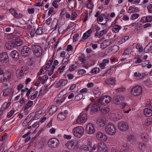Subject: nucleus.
<instances>
[{
  "mask_svg": "<svg viewBox=\"0 0 152 152\" xmlns=\"http://www.w3.org/2000/svg\"><path fill=\"white\" fill-rule=\"evenodd\" d=\"M89 105L86 109L85 110L83 111L80 115L78 117L76 120V122L79 124H83L85 123L87 119V110L89 107Z\"/></svg>",
  "mask_w": 152,
  "mask_h": 152,
  "instance_id": "nucleus-1",
  "label": "nucleus"
},
{
  "mask_svg": "<svg viewBox=\"0 0 152 152\" xmlns=\"http://www.w3.org/2000/svg\"><path fill=\"white\" fill-rule=\"evenodd\" d=\"M31 48L34 55L36 57H39L42 55V49L40 46L37 45L32 44Z\"/></svg>",
  "mask_w": 152,
  "mask_h": 152,
  "instance_id": "nucleus-2",
  "label": "nucleus"
},
{
  "mask_svg": "<svg viewBox=\"0 0 152 152\" xmlns=\"http://www.w3.org/2000/svg\"><path fill=\"white\" fill-rule=\"evenodd\" d=\"M116 129L115 126L113 124L110 123L106 126L105 127V131L108 135H113L115 134Z\"/></svg>",
  "mask_w": 152,
  "mask_h": 152,
  "instance_id": "nucleus-3",
  "label": "nucleus"
},
{
  "mask_svg": "<svg viewBox=\"0 0 152 152\" xmlns=\"http://www.w3.org/2000/svg\"><path fill=\"white\" fill-rule=\"evenodd\" d=\"M59 143L58 140L55 138L50 139L48 142V146L52 149L57 148L59 146Z\"/></svg>",
  "mask_w": 152,
  "mask_h": 152,
  "instance_id": "nucleus-4",
  "label": "nucleus"
},
{
  "mask_svg": "<svg viewBox=\"0 0 152 152\" xmlns=\"http://www.w3.org/2000/svg\"><path fill=\"white\" fill-rule=\"evenodd\" d=\"M84 132V130L82 127L78 126L73 129V133L76 137L80 138L83 134Z\"/></svg>",
  "mask_w": 152,
  "mask_h": 152,
  "instance_id": "nucleus-5",
  "label": "nucleus"
},
{
  "mask_svg": "<svg viewBox=\"0 0 152 152\" xmlns=\"http://www.w3.org/2000/svg\"><path fill=\"white\" fill-rule=\"evenodd\" d=\"M78 144V141L76 140H69L66 144L67 148L71 149H76Z\"/></svg>",
  "mask_w": 152,
  "mask_h": 152,
  "instance_id": "nucleus-6",
  "label": "nucleus"
},
{
  "mask_svg": "<svg viewBox=\"0 0 152 152\" xmlns=\"http://www.w3.org/2000/svg\"><path fill=\"white\" fill-rule=\"evenodd\" d=\"M111 99V97L109 96H104L99 99L97 100V102L102 105H105L109 103Z\"/></svg>",
  "mask_w": 152,
  "mask_h": 152,
  "instance_id": "nucleus-7",
  "label": "nucleus"
},
{
  "mask_svg": "<svg viewBox=\"0 0 152 152\" xmlns=\"http://www.w3.org/2000/svg\"><path fill=\"white\" fill-rule=\"evenodd\" d=\"M124 97L121 96L117 95L115 96L114 99V102L118 104H121L122 105V108H124L126 105V103H123Z\"/></svg>",
  "mask_w": 152,
  "mask_h": 152,
  "instance_id": "nucleus-8",
  "label": "nucleus"
},
{
  "mask_svg": "<svg viewBox=\"0 0 152 152\" xmlns=\"http://www.w3.org/2000/svg\"><path fill=\"white\" fill-rule=\"evenodd\" d=\"M142 92V88L139 86H137L132 88L131 93L134 96H138Z\"/></svg>",
  "mask_w": 152,
  "mask_h": 152,
  "instance_id": "nucleus-9",
  "label": "nucleus"
},
{
  "mask_svg": "<svg viewBox=\"0 0 152 152\" xmlns=\"http://www.w3.org/2000/svg\"><path fill=\"white\" fill-rule=\"evenodd\" d=\"M93 141V138L92 137H90L87 140L86 143L87 145H82V148L83 149L86 151H92V149L90 146V144H92V141Z\"/></svg>",
  "mask_w": 152,
  "mask_h": 152,
  "instance_id": "nucleus-10",
  "label": "nucleus"
},
{
  "mask_svg": "<svg viewBox=\"0 0 152 152\" xmlns=\"http://www.w3.org/2000/svg\"><path fill=\"white\" fill-rule=\"evenodd\" d=\"M11 78V73L10 72H7L4 74L3 77L1 78V83L5 84L6 82L10 80Z\"/></svg>",
  "mask_w": 152,
  "mask_h": 152,
  "instance_id": "nucleus-11",
  "label": "nucleus"
},
{
  "mask_svg": "<svg viewBox=\"0 0 152 152\" xmlns=\"http://www.w3.org/2000/svg\"><path fill=\"white\" fill-rule=\"evenodd\" d=\"M118 128L121 130L126 131L129 128V126L127 123L124 121H120L118 124Z\"/></svg>",
  "mask_w": 152,
  "mask_h": 152,
  "instance_id": "nucleus-12",
  "label": "nucleus"
},
{
  "mask_svg": "<svg viewBox=\"0 0 152 152\" xmlns=\"http://www.w3.org/2000/svg\"><path fill=\"white\" fill-rule=\"evenodd\" d=\"M86 130L88 134H91L94 133L95 131L93 125L91 123L88 124L86 126Z\"/></svg>",
  "mask_w": 152,
  "mask_h": 152,
  "instance_id": "nucleus-13",
  "label": "nucleus"
},
{
  "mask_svg": "<svg viewBox=\"0 0 152 152\" xmlns=\"http://www.w3.org/2000/svg\"><path fill=\"white\" fill-rule=\"evenodd\" d=\"M31 48H30L27 46H23L21 51L22 56L24 57H26L27 56V53L31 52Z\"/></svg>",
  "mask_w": 152,
  "mask_h": 152,
  "instance_id": "nucleus-14",
  "label": "nucleus"
},
{
  "mask_svg": "<svg viewBox=\"0 0 152 152\" xmlns=\"http://www.w3.org/2000/svg\"><path fill=\"white\" fill-rule=\"evenodd\" d=\"M96 137L98 140L103 141H105L107 140L106 135L100 132H98L97 133Z\"/></svg>",
  "mask_w": 152,
  "mask_h": 152,
  "instance_id": "nucleus-15",
  "label": "nucleus"
},
{
  "mask_svg": "<svg viewBox=\"0 0 152 152\" xmlns=\"http://www.w3.org/2000/svg\"><path fill=\"white\" fill-rule=\"evenodd\" d=\"M8 60V56L7 53L4 52L0 54V61L4 63H7Z\"/></svg>",
  "mask_w": 152,
  "mask_h": 152,
  "instance_id": "nucleus-16",
  "label": "nucleus"
},
{
  "mask_svg": "<svg viewBox=\"0 0 152 152\" xmlns=\"http://www.w3.org/2000/svg\"><path fill=\"white\" fill-rule=\"evenodd\" d=\"M106 123V118L104 116L100 118L97 121V124L98 125L101 127L104 126Z\"/></svg>",
  "mask_w": 152,
  "mask_h": 152,
  "instance_id": "nucleus-17",
  "label": "nucleus"
},
{
  "mask_svg": "<svg viewBox=\"0 0 152 152\" xmlns=\"http://www.w3.org/2000/svg\"><path fill=\"white\" fill-rule=\"evenodd\" d=\"M15 42L13 41H9L5 44V47L7 49L11 50L15 46Z\"/></svg>",
  "mask_w": 152,
  "mask_h": 152,
  "instance_id": "nucleus-18",
  "label": "nucleus"
},
{
  "mask_svg": "<svg viewBox=\"0 0 152 152\" xmlns=\"http://www.w3.org/2000/svg\"><path fill=\"white\" fill-rule=\"evenodd\" d=\"M100 109V106L99 104H93L91 109V111L92 113H95L99 111Z\"/></svg>",
  "mask_w": 152,
  "mask_h": 152,
  "instance_id": "nucleus-19",
  "label": "nucleus"
},
{
  "mask_svg": "<svg viewBox=\"0 0 152 152\" xmlns=\"http://www.w3.org/2000/svg\"><path fill=\"white\" fill-rule=\"evenodd\" d=\"M127 139L128 142L133 144L135 143L137 141L136 137L131 134L127 136Z\"/></svg>",
  "mask_w": 152,
  "mask_h": 152,
  "instance_id": "nucleus-20",
  "label": "nucleus"
},
{
  "mask_svg": "<svg viewBox=\"0 0 152 152\" xmlns=\"http://www.w3.org/2000/svg\"><path fill=\"white\" fill-rule=\"evenodd\" d=\"M115 78L114 77H111L106 80L105 83L106 84L112 85L115 84Z\"/></svg>",
  "mask_w": 152,
  "mask_h": 152,
  "instance_id": "nucleus-21",
  "label": "nucleus"
},
{
  "mask_svg": "<svg viewBox=\"0 0 152 152\" xmlns=\"http://www.w3.org/2000/svg\"><path fill=\"white\" fill-rule=\"evenodd\" d=\"M99 29H100L99 28V29L96 31L95 34V36H97L98 38L100 37L107 33V31L105 29L103 30L100 32H98V31Z\"/></svg>",
  "mask_w": 152,
  "mask_h": 152,
  "instance_id": "nucleus-22",
  "label": "nucleus"
},
{
  "mask_svg": "<svg viewBox=\"0 0 152 152\" xmlns=\"http://www.w3.org/2000/svg\"><path fill=\"white\" fill-rule=\"evenodd\" d=\"M110 118L115 121H117L119 120L121 118L120 115L118 114H115L114 113H112L110 115Z\"/></svg>",
  "mask_w": 152,
  "mask_h": 152,
  "instance_id": "nucleus-23",
  "label": "nucleus"
},
{
  "mask_svg": "<svg viewBox=\"0 0 152 152\" xmlns=\"http://www.w3.org/2000/svg\"><path fill=\"white\" fill-rule=\"evenodd\" d=\"M11 55L12 58L14 59L15 60H17L18 59L19 57L18 53L17 51L15 50H13L11 52Z\"/></svg>",
  "mask_w": 152,
  "mask_h": 152,
  "instance_id": "nucleus-24",
  "label": "nucleus"
},
{
  "mask_svg": "<svg viewBox=\"0 0 152 152\" xmlns=\"http://www.w3.org/2000/svg\"><path fill=\"white\" fill-rule=\"evenodd\" d=\"M144 115L147 117H150L152 116V110L148 108H145L144 110Z\"/></svg>",
  "mask_w": 152,
  "mask_h": 152,
  "instance_id": "nucleus-25",
  "label": "nucleus"
},
{
  "mask_svg": "<svg viewBox=\"0 0 152 152\" xmlns=\"http://www.w3.org/2000/svg\"><path fill=\"white\" fill-rule=\"evenodd\" d=\"M33 104V102L29 101L28 103H26L24 107L23 110L25 113H26L28 111L27 109L30 108Z\"/></svg>",
  "mask_w": 152,
  "mask_h": 152,
  "instance_id": "nucleus-26",
  "label": "nucleus"
},
{
  "mask_svg": "<svg viewBox=\"0 0 152 152\" xmlns=\"http://www.w3.org/2000/svg\"><path fill=\"white\" fill-rule=\"evenodd\" d=\"M12 89L8 88L5 90L3 92V95L5 96H7L11 92Z\"/></svg>",
  "mask_w": 152,
  "mask_h": 152,
  "instance_id": "nucleus-27",
  "label": "nucleus"
},
{
  "mask_svg": "<svg viewBox=\"0 0 152 152\" xmlns=\"http://www.w3.org/2000/svg\"><path fill=\"white\" fill-rule=\"evenodd\" d=\"M66 116L62 112L58 114L57 116L58 119L61 121H63L65 118Z\"/></svg>",
  "mask_w": 152,
  "mask_h": 152,
  "instance_id": "nucleus-28",
  "label": "nucleus"
},
{
  "mask_svg": "<svg viewBox=\"0 0 152 152\" xmlns=\"http://www.w3.org/2000/svg\"><path fill=\"white\" fill-rule=\"evenodd\" d=\"M13 41L15 42V46H18L21 45L22 44V41L19 39H14Z\"/></svg>",
  "mask_w": 152,
  "mask_h": 152,
  "instance_id": "nucleus-29",
  "label": "nucleus"
},
{
  "mask_svg": "<svg viewBox=\"0 0 152 152\" xmlns=\"http://www.w3.org/2000/svg\"><path fill=\"white\" fill-rule=\"evenodd\" d=\"M121 28V26H120L118 25H115L113 26V31L115 33H117L119 31Z\"/></svg>",
  "mask_w": 152,
  "mask_h": 152,
  "instance_id": "nucleus-30",
  "label": "nucleus"
},
{
  "mask_svg": "<svg viewBox=\"0 0 152 152\" xmlns=\"http://www.w3.org/2000/svg\"><path fill=\"white\" fill-rule=\"evenodd\" d=\"M93 92L96 98H99L100 95V92L98 89L96 90H94L93 91Z\"/></svg>",
  "mask_w": 152,
  "mask_h": 152,
  "instance_id": "nucleus-31",
  "label": "nucleus"
},
{
  "mask_svg": "<svg viewBox=\"0 0 152 152\" xmlns=\"http://www.w3.org/2000/svg\"><path fill=\"white\" fill-rule=\"evenodd\" d=\"M99 71V68L96 67L93 68L91 72V73H94V74H96L98 73Z\"/></svg>",
  "mask_w": 152,
  "mask_h": 152,
  "instance_id": "nucleus-32",
  "label": "nucleus"
},
{
  "mask_svg": "<svg viewBox=\"0 0 152 152\" xmlns=\"http://www.w3.org/2000/svg\"><path fill=\"white\" fill-rule=\"evenodd\" d=\"M53 85H55V86L56 88H58L59 87L63 86L61 80L56 83H54Z\"/></svg>",
  "mask_w": 152,
  "mask_h": 152,
  "instance_id": "nucleus-33",
  "label": "nucleus"
},
{
  "mask_svg": "<svg viewBox=\"0 0 152 152\" xmlns=\"http://www.w3.org/2000/svg\"><path fill=\"white\" fill-rule=\"evenodd\" d=\"M134 75L136 77L137 79H139L142 78V76L139 72H136L134 73Z\"/></svg>",
  "mask_w": 152,
  "mask_h": 152,
  "instance_id": "nucleus-34",
  "label": "nucleus"
},
{
  "mask_svg": "<svg viewBox=\"0 0 152 152\" xmlns=\"http://www.w3.org/2000/svg\"><path fill=\"white\" fill-rule=\"evenodd\" d=\"M16 112V111L14 109H12V110L8 113L7 117L8 118H10Z\"/></svg>",
  "mask_w": 152,
  "mask_h": 152,
  "instance_id": "nucleus-35",
  "label": "nucleus"
},
{
  "mask_svg": "<svg viewBox=\"0 0 152 152\" xmlns=\"http://www.w3.org/2000/svg\"><path fill=\"white\" fill-rule=\"evenodd\" d=\"M139 148L142 151H143L146 148V146L143 143H140L139 144Z\"/></svg>",
  "mask_w": 152,
  "mask_h": 152,
  "instance_id": "nucleus-36",
  "label": "nucleus"
},
{
  "mask_svg": "<svg viewBox=\"0 0 152 152\" xmlns=\"http://www.w3.org/2000/svg\"><path fill=\"white\" fill-rule=\"evenodd\" d=\"M13 16L15 18L17 19H19L21 18L23 16V15L21 13H19L18 14L16 12L13 15Z\"/></svg>",
  "mask_w": 152,
  "mask_h": 152,
  "instance_id": "nucleus-37",
  "label": "nucleus"
},
{
  "mask_svg": "<svg viewBox=\"0 0 152 152\" xmlns=\"http://www.w3.org/2000/svg\"><path fill=\"white\" fill-rule=\"evenodd\" d=\"M145 49L149 50H151L152 49V41L151 42H149L146 46L145 48Z\"/></svg>",
  "mask_w": 152,
  "mask_h": 152,
  "instance_id": "nucleus-38",
  "label": "nucleus"
},
{
  "mask_svg": "<svg viewBox=\"0 0 152 152\" xmlns=\"http://www.w3.org/2000/svg\"><path fill=\"white\" fill-rule=\"evenodd\" d=\"M144 17L145 18V21L146 22H150L152 21V17L151 16H147Z\"/></svg>",
  "mask_w": 152,
  "mask_h": 152,
  "instance_id": "nucleus-39",
  "label": "nucleus"
},
{
  "mask_svg": "<svg viewBox=\"0 0 152 152\" xmlns=\"http://www.w3.org/2000/svg\"><path fill=\"white\" fill-rule=\"evenodd\" d=\"M104 147H105L104 146V144H102V143H99L98 145V151L99 150H102L104 148Z\"/></svg>",
  "mask_w": 152,
  "mask_h": 152,
  "instance_id": "nucleus-40",
  "label": "nucleus"
},
{
  "mask_svg": "<svg viewBox=\"0 0 152 152\" xmlns=\"http://www.w3.org/2000/svg\"><path fill=\"white\" fill-rule=\"evenodd\" d=\"M37 35H40L42 33V29L41 28H38L36 31Z\"/></svg>",
  "mask_w": 152,
  "mask_h": 152,
  "instance_id": "nucleus-41",
  "label": "nucleus"
},
{
  "mask_svg": "<svg viewBox=\"0 0 152 152\" xmlns=\"http://www.w3.org/2000/svg\"><path fill=\"white\" fill-rule=\"evenodd\" d=\"M126 146L127 145L126 144L122 143V144H121L120 146L121 150L123 151H125L126 149Z\"/></svg>",
  "mask_w": 152,
  "mask_h": 152,
  "instance_id": "nucleus-42",
  "label": "nucleus"
},
{
  "mask_svg": "<svg viewBox=\"0 0 152 152\" xmlns=\"http://www.w3.org/2000/svg\"><path fill=\"white\" fill-rule=\"evenodd\" d=\"M87 7L90 9H92L93 7L92 2H88L87 4Z\"/></svg>",
  "mask_w": 152,
  "mask_h": 152,
  "instance_id": "nucleus-43",
  "label": "nucleus"
},
{
  "mask_svg": "<svg viewBox=\"0 0 152 152\" xmlns=\"http://www.w3.org/2000/svg\"><path fill=\"white\" fill-rule=\"evenodd\" d=\"M28 117H26V119L22 123V125L23 126H25L27 125V124L29 123L30 121H27L28 119Z\"/></svg>",
  "mask_w": 152,
  "mask_h": 152,
  "instance_id": "nucleus-44",
  "label": "nucleus"
},
{
  "mask_svg": "<svg viewBox=\"0 0 152 152\" xmlns=\"http://www.w3.org/2000/svg\"><path fill=\"white\" fill-rule=\"evenodd\" d=\"M42 80V77H39L37 79L36 82L35 83V85L37 86H38L41 80Z\"/></svg>",
  "mask_w": 152,
  "mask_h": 152,
  "instance_id": "nucleus-45",
  "label": "nucleus"
},
{
  "mask_svg": "<svg viewBox=\"0 0 152 152\" xmlns=\"http://www.w3.org/2000/svg\"><path fill=\"white\" fill-rule=\"evenodd\" d=\"M103 16H104L105 15L102 14H101L100 16H99L97 19V21L99 22H102L103 20V18L102 17Z\"/></svg>",
  "mask_w": 152,
  "mask_h": 152,
  "instance_id": "nucleus-46",
  "label": "nucleus"
},
{
  "mask_svg": "<svg viewBox=\"0 0 152 152\" xmlns=\"http://www.w3.org/2000/svg\"><path fill=\"white\" fill-rule=\"evenodd\" d=\"M77 68V66L73 64L71 66H69V70L71 72L74 71Z\"/></svg>",
  "mask_w": 152,
  "mask_h": 152,
  "instance_id": "nucleus-47",
  "label": "nucleus"
},
{
  "mask_svg": "<svg viewBox=\"0 0 152 152\" xmlns=\"http://www.w3.org/2000/svg\"><path fill=\"white\" fill-rule=\"evenodd\" d=\"M136 48L137 49L139 50L140 52L143 50V48L139 44H137L136 46Z\"/></svg>",
  "mask_w": 152,
  "mask_h": 152,
  "instance_id": "nucleus-48",
  "label": "nucleus"
},
{
  "mask_svg": "<svg viewBox=\"0 0 152 152\" xmlns=\"http://www.w3.org/2000/svg\"><path fill=\"white\" fill-rule=\"evenodd\" d=\"M35 34H36L35 29V28L32 29L30 33L31 37H33Z\"/></svg>",
  "mask_w": 152,
  "mask_h": 152,
  "instance_id": "nucleus-49",
  "label": "nucleus"
},
{
  "mask_svg": "<svg viewBox=\"0 0 152 152\" xmlns=\"http://www.w3.org/2000/svg\"><path fill=\"white\" fill-rule=\"evenodd\" d=\"M66 13L67 12L65 8L63 9L61 12L60 15L62 17H63L64 15L66 14Z\"/></svg>",
  "mask_w": 152,
  "mask_h": 152,
  "instance_id": "nucleus-50",
  "label": "nucleus"
},
{
  "mask_svg": "<svg viewBox=\"0 0 152 152\" xmlns=\"http://www.w3.org/2000/svg\"><path fill=\"white\" fill-rule=\"evenodd\" d=\"M86 73V71L84 69H81L78 70V75H83Z\"/></svg>",
  "mask_w": 152,
  "mask_h": 152,
  "instance_id": "nucleus-51",
  "label": "nucleus"
},
{
  "mask_svg": "<svg viewBox=\"0 0 152 152\" xmlns=\"http://www.w3.org/2000/svg\"><path fill=\"white\" fill-rule=\"evenodd\" d=\"M41 0H39L37 3L34 4V5L36 7L42 6V3H41Z\"/></svg>",
  "mask_w": 152,
  "mask_h": 152,
  "instance_id": "nucleus-52",
  "label": "nucleus"
},
{
  "mask_svg": "<svg viewBox=\"0 0 152 152\" xmlns=\"http://www.w3.org/2000/svg\"><path fill=\"white\" fill-rule=\"evenodd\" d=\"M101 112L104 113L106 114L109 111V110L107 108L102 109L101 110Z\"/></svg>",
  "mask_w": 152,
  "mask_h": 152,
  "instance_id": "nucleus-53",
  "label": "nucleus"
},
{
  "mask_svg": "<svg viewBox=\"0 0 152 152\" xmlns=\"http://www.w3.org/2000/svg\"><path fill=\"white\" fill-rule=\"evenodd\" d=\"M61 80L63 86L65 85L68 83L67 79H61Z\"/></svg>",
  "mask_w": 152,
  "mask_h": 152,
  "instance_id": "nucleus-54",
  "label": "nucleus"
},
{
  "mask_svg": "<svg viewBox=\"0 0 152 152\" xmlns=\"http://www.w3.org/2000/svg\"><path fill=\"white\" fill-rule=\"evenodd\" d=\"M142 58H141L140 56H138L137 57V59L135 62L136 64L139 63L141 62L142 61Z\"/></svg>",
  "mask_w": 152,
  "mask_h": 152,
  "instance_id": "nucleus-55",
  "label": "nucleus"
},
{
  "mask_svg": "<svg viewBox=\"0 0 152 152\" xmlns=\"http://www.w3.org/2000/svg\"><path fill=\"white\" fill-rule=\"evenodd\" d=\"M131 53V50L129 49H127L124 51V55H126L129 54H130Z\"/></svg>",
  "mask_w": 152,
  "mask_h": 152,
  "instance_id": "nucleus-56",
  "label": "nucleus"
},
{
  "mask_svg": "<svg viewBox=\"0 0 152 152\" xmlns=\"http://www.w3.org/2000/svg\"><path fill=\"white\" fill-rule=\"evenodd\" d=\"M148 11L149 13H152V4L149 5L147 7Z\"/></svg>",
  "mask_w": 152,
  "mask_h": 152,
  "instance_id": "nucleus-57",
  "label": "nucleus"
},
{
  "mask_svg": "<svg viewBox=\"0 0 152 152\" xmlns=\"http://www.w3.org/2000/svg\"><path fill=\"white\" fill-rule=\"evenodd\" d=\"M38 93V91H36L35 92V93L33 94L31 97V100H34V99L36 97L37 94Z\"/></svg>",
  "mask_w": 152,
  "mask_h": 152,
  "instance_id": "nucleus-58",
  "label": "nucleus"
},
{
  "mask_svg": "<svg viewBox=\"0 0 152 152\" xmlns=\"http://www.w3.org/2000/svg\"><path fill=\"white\" fill-rule=\"evenodd\" d=\"M102 42H103V44L106 45L107 46L110 45L109 43V41L108 39H106Z\"/></svg>",
  "mask_w": 152,
  "mask_h": 152,
  "instance_id": "nucleus-59",
  "label": "nucleus"
},
{
  "mask_svg": "<svg viewBox=\"0 0 152 152\" xmlns=\"http://www.w3.org/2000/svg\"><path fill=\"white\" fill-rule=\"evenodd\" d=\"M139 16V15L137 14H134L132 15V19H136Z\"/></svg>",
  "mask_w": 152,
  "mask_h": 152,
  "instance_id": "nucleus-60",
  "label": "nucleus"
},
{
  "mask_svg": "<svg viewBox=\"0 0 152 152\" xmlns=\"http://www.w3.org/2000/svg\"><path fill=\"white\" fill-rule=\"evenodd\" d=\"M34 8H32L31 9H28V12L29 14H32L34 12Z\"/></svg>",
  "mask_w": 152,
  "mask_h": 152,
  "instance_id": "nucleus-61",
  "label": "nucleus"
},
{
  "mask_svg": "<svg viewBox=\"0 0 152 152\" xmlns=\"http://www.w3.org/2000/svg\"><path fill=\"white\" fill-rule=\"evenodd\" d=\"M146 125H149L152 124V122L150 121V119L149 118H148L146 119Z\"/></svg>",
  "mask_w": 152,
  "mask_h": 152,
  "instance_id": "nucleus-62",
  "label": "nucleus"
},
{
  "mask_svg": "<svg viewBox=\"0 0 152 152\" xmlns=\"http://www.w3.org/2000/svg\"><path fill=\"white\" fill-rule=\"evenodd\" d=\"M54 8L53 7H52L50 8L49 10L48 15H50L51 13L54 10Z\"/></svg>",
  "mask_w": 152,
  "mask_h": 152,
  "instance_id": "nucleus-63",
  "label": "nucleus"
},
{
  "mask_svg": "<svg viewBox=\"0 0 152 152\" xmlns=\"http://www.w3.org/2000/svg\"><path fill=\"white\" fill-rule=\"evenodd\" d=\"M89 36L85 32L83 34V38L84 39H87L88 37H89Z\"/></svg>",
  "mask_w": 152,
  "mask_h": 152,
  "instance_id": "nucleus-64",
  "label": "nucleus"
}]
</instances>
